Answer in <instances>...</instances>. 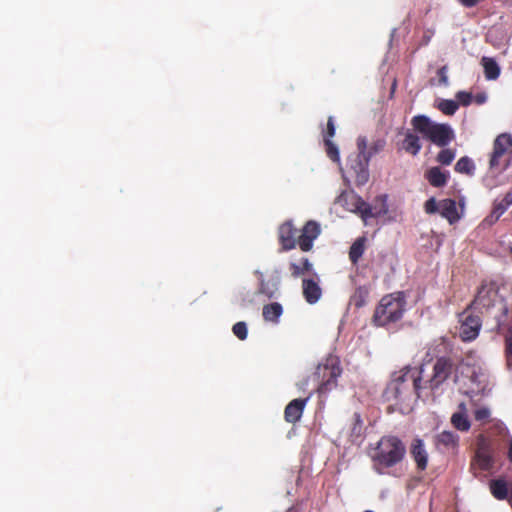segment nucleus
<instances>
[{"instance_id":"1","label":"nucleus","mask_w":512,"mask_h":512,"mask_svg":"<svg viewBox=\"0 0 512 512\" xmlns=\"http://www.w3.org/2000/svg\"><path fill=\"white\" fill-rule=\"evenodd\" d=\"M454 383L458 385L464 397L458 401V409L451 416L490 415V409L481 403V398L476 399L478 396L487 395L494 385L492 377L485 367L461 361Z\"/></svg>"},{"instance_id":"2","label":"nucleus","mask_w":512,"mask_h":512,"mask_svg":"<svg viewBox=\"0 0 512 512\" xmlns=\"http://www.w3.org/2000/svg\"><path fill=\"white\" fill-rule=\"evenodd\" d=\"M424 364L419 366L406 365L391 375L383 398L388 402L386 412L388 414H409L412 411V403L426 392L424 384Z\"/></svg>"},{"instance_id":"3","label":"nucleus","mask_w":512,"mask_h":512,"mask_svg":"<svg viewBox=\"0 0 512 512\" xmlns=\"http://www.w3.org/2000/svg\"><path fill=\"white\" fill-rule=\"evenodd\" d=\"M341 371L339 361L335 357H329L319 364L315 371L299 384L302 389H306L312 384L311 390L308 391V396L289 402L285 407L284 416H301L307 401L314 391L323 396L337 386V378L340 376Z\"/></svg>"},{"instance_id":"4","label":"nucleus","mask_w":512,"mask_h":512,"mask_svg":"<svg viewBox=\"0 0 512 512\" xmlns=\"http://www.w3.org/2000/svg\"><path fill=\"white\" fill-rule=\"evenodd\" d=\"M320 233V225L314 220L307 221L300 230V234L293 222L287 220L279 226L277 231L280 252L293 250L297 245L301 251L309 252Z\"/></svg>"},{"instance_id":"5","label":"nucleus","mask_w":512,"mask_h":512,"mask_svg":"<svg viewBox=\"0 0 512 512\" xmlns=\"http://www.w3.org/2000/svg\"><path fill=\"white\" fill-rule=\"evenodd\" d=\"M470 307L481 314L492 315L497 321V327L504 331V319L508 313V307L504 298L499 294V285L495 281H484Z\"/></svg>"},{"instance_id":"6","label":"nucleus","mask_w":512,"mask_h":512,"mask_svg":"<svg viewBox=\"0 0 512 512\" xmlns=\"http://www.w3.org/2000/svg\"><path fill=\"white\" fill-rule=\"evenodd\" d=\"M405 455L406 446L403 441L397 436L385 435L371 449L370 458L373 463V470L382 475L386 469L401 463Z\"/></svg>"},{"instance_id":"7","label":"nucleus","mask_w":512,"mask_h":512,"mask_svg":"<svg viewBox=\"0 0 512 512\" xmlns=\"http://www.w3.org/2000/svg\"><path fill=\"white\" fill-rule=\"evenodd\" d=\"M404 292L387 294L381 298L374 310L372 321L378 327H387L400 321L406 311Z\"/></svg>"},{"instance_id":"8","label":"nucleus","mask_w":512,"mask_h":512,"mask_svg":"<svg viewBox=\"0 0 512 512\" xmlns=\"http://www.w3.org/2000/svg\"><path fill=\"white\" fill-rule=\"evenodd\" d=\"M411 125L416 132L439 147H445L454 139V132L448 124L434 123L426 115L414 116Z\"/></svg>"},{"instance_id":"9","label":"nucleus","mask_w":512,"mask_h":512,"mask_svg":"<svg viewBox=\"0 0 512 512\" xmlns=\"http://www.w3.org/2000/svg\"><path fill=\"white\" fill-rule=\"evenodd\" d=\"M459 367L460 362L456 363L450 357H438L434 362L432 375L429 378L424 377L426 391H436L451 377H453L454 380L458 374Z\"/></svg>"},{"instance_id":"10","label":"nucleus","mask_w":512,"mask_h":512,"mask_svg":"<svg viewBox=\"0 0 512 512\" xmlns=\"http://www.w3.org/2000/svg\"><path fill=\"white\" fill-rule=\"evenodd\" d=\"M512 136L508 133L498 135L493 142V150L490 155L489 167L491 170L501 173L511 164Z\"/></svg>"},{"instance_id":"11","label":"nucleus","mask_w":512,"mask_h":512,"mask_svg":"<svg viewBox=\"0 0 512 512\" xmlns=\"http://www.w3.org/2000/svg\"><path fill=\"white\" fill-rule=\"evenodd\" d=\"M302 294L305 301L311 305L317 303L322 296L320 280L317 273L313 272L311 278L302 279Z\"/></svg>"},{"instance_id":"12","label":"nucleus","mask_w":512,"mask_h":512,"mask_svg":"<svg viewBox=\"0 0 512 512\" xmlns=\"http://www.w3.org/2000/svg\"><path fill=\"white\" fill-rule=\"evenodd\" d=\"M481 328V320L478 316L468 315L460 327V336L464 341L474 340Z\"/></svg>"},{"instance_id":"13","label":"nucleus","mask_w":512,"mask_h":512,"mask_svg":"<svg viewBox=\"0 0 512 512\" xmlns=\"http://www.w3.org/2000/svg\"><path fill=\"white\" fill-rule=\"evenodd\" d=\"M410 453L416 462L417 468L422 471L425 470L428 463V454L421 439L416 438L412 441Z\"/></svg>"},{"instance_id":"14","label":"nucleus","mask_w":512,"mask_h":512,"mask_svg":"<svg viewBox=\"0 0 512 512\" xmlns=\"http://www.w3.org/2000/svg\"><path fill=\"white\" fill-rule=\"evenodd\" d=\"M439 207L441 216L447 219L450 224H454L460 219L455 200L443 199L439 202Z\"/></svg>"},{"instance_id":"15","label":"nucleus","mask_w":512,"mask_h":512,"mask_svg":"<svg viewBox=\"0 0 512 512\" xmlns=\"http://www.w3.org/2000/svg\"><path fill=\"white\" fill-rule=\"evenodd\" d=\"M369 161H366L363 158H358L355 163L352 165V170L354 171L355 183L358 186L365 185L369 181Z\"/></svg>"},{"instance_id":"16","label":"nucleus","mask_w":512,"mask_h":512,"mask_svg":"<svg viewBox=\"0 0 512 512\" xmlns=\"http://www.w3.org/2000/svg\"><path fill=\"white\" fill-rule=\"evenodd\" d=\"M289 270L293 278H299L305 274L313 273V264L307 257H302L299 262L291 261Z\"/></svg>"},{"instance_id":"17","label":"nucleus","mask_w":512,"mask_h":512,"mask_svg":"<svg viewBox=\"0 0 512 512\" xmlns=\"http://www.w3.org/2000/svg\"><path fill=\"white\" fill-rule=\"evenodd\" d=\"M481 65L483 67L486 80L493 81L499 78L501 69L494 58L483 56L481 58Z\"/></svg>"},{"instance_id":"18","label":"nucleus","mask_w":512,"mask_h":512,"mask_svg":"<svg viewBox=\"0 0 512 512\" xmlns=\"http://www.w3.org/2000/svg\"><path fill=\"white\" fill-rule=\"evenodd\" d=\"M425 178L433 187H443L448 180V174L441 171L439 167H432L425 173Z\"/></svg>"},{"instance_id":"19","label":"nucleus","mask_w":512,"mask_h":512,"mask_svg":"<svg viewBox=\"0 0 512 512\" xmlns=\"http://www.w3.org/2000/svg\"><path fill=\"white\" fill-rule=\"evenodd\" d=\"M402 147L407 153L415 156L420 152L422 145H421L420 139L417 135H415L411 132H408L405 135V138L402 143Z\"/></svg>"},{"instance_id":"20","label":"nucleus","mask_w":512,"mask_h":512,"mask_svg":"<svg viewBox=\"0 0 512 512\" xmlns=\"http://www.w3.org/2000/svg\"><path fill=\"white\" fill-rule=\"evenodd\" d=\"M282 312V305L278 302H274L263 307L262 315L266 321L277 323Z\"/></svg>"},{"instance_id":"21","label":"nucleus","mask_w":512,"mask_h":512,"mask_svg":"<svg viewBox=\"0 0 512 512\" xmlns=\"http://www.w3.org/2000/svg\"><path fill=\"white\" fill-rule=\"evenodd\" d=\"M512 205V192H507L505 196L498 200L496 199L493 203L494 216L500 218Z\"/></svg>"},{"instance_id":"22","label":"nucleus","mask_w":512,"mask_h":512,"mask_svg":"<svg viewBox=\"0 0 512 512\" xmlns=\"http://www.w3.org/2000/svg\"><path fill=\"white\" fill-rule=\"evenodd\" d=\"M365 250V238H358L349 249V259L353 264H356L362 257Z\"/></svg>"},{"instance_id":"23","label":"nucleus","mask_w":512,"mask_h":512,"mask_svg":"<svg viewBox=\"0 0 512 512\" xmlns=\"http://www.w3.org/2000/svg\"><path fill=\"white\" fill-rule=\"evenodd\" d=\"M492 495L498 500H504L508 495L507 484L504 480H492L490 483Z\"/></svg>"},{"instance_id":"24","label":"nucleus","mask_w":512,"mask_h":512,"mask_svg":"<svg viewBox=\"0 0 512 512\" xmlns=\"http://www.w3.org/2000/svg\"><path fill=\"white\" fill-rule=\"evenodd\" d=\"M369 297V289L365 286L356 288L351 297V302L356 308H361L366 305Z\"/></svg>"},{"instance_id":"25","label":"nucleus","mask_w":512,"mask_h":512,"mask_svg":"<svg viewBox=\"0 0 512 512\" xmlns=\"http://www.w3.org/2000/svg\"><path fill=\"white\" fill-rule=\"evenodd\" d=\"M458 436L451 431H443L437 436V444L446 448H455L458 445Z\"/></svg>"},{"instance_id":"26","label":"nucleus","mask_w":512,"mask_h":512,"mask_svg":"<svg viewBox=\"0 0 512 512\" xmlns=\"http://www.w3.org/2000/svg\"><path fill=\"white\" fill-rule=\"evenodd\" d=\"M454 169L458 173L473 175L475 171V165L469 157L464 156L457 161Z\"/></svg>"},{"instance_id":"27","label":"nucleus","mask_w":512,"mask_h":512,"mask_svg":"<svg viewBox=\"0 0 512 512\" xmlns=\"http://www.w3.org/2000/svg\"><path fill=\"white\" fill-rule=\"evenodd\" d=\"M505 359L507 369H512V324L505 332Z\"/></svg>"},{"instance_id":"28","label":"nucleus","mask_w":512,"mask_h":512,"mask_svg":"<svg viewBox=\"0 0 512 512\" xmlns=\"http://www.w3.org/2000/svg\"><path fill=\"white\" fill-rule=\"evenodd\" d=\"M353 199L355 200L356 210L361 213V216L364 219L376 216V214L373 213L372 211V207L368 203L363 201L360 197L353 196Z\"/></svg>"},{"instance_id":"29","label":"nucleus","mask_w":512,"mask_h":512,"mask_svg":"<svg viewBox=\"0 0 512 512\" xmlns=\"http://www.w3.org/2000/svg\"><path fill=\"white\" fill-rule=\"evenodd\" d=\"M324 145H325V151L327 156L333 161V162H339L340 161V155L337 145L332 141V139L324 138Z\"/></svg>"},{"instance_id":"30","label":"nucleus","mask_w":512,"mask_h":512,"mask_svg":"<svg viewBox=\"0 0 512 512\" xmlns=\"http://www.w3.org/2000/svg\"><path fill=\"white\" fill-rule=\"evenodd\" d=\"M459 108V104L457 101H454V100H442L439 104H438V109L445 115H454L456 113V111L458 110Z\"/></svg>"},{"instance_id":"31","label":"nucleus","mask_w":512,"mask_h":512,"mask_svg":"<svg viewBox=\"0 0 512 512\" xmlns=\"http://www.w3.org/2000/svg\"><path fill=\"white\" fill-rule=\"evenodd\" d=\"M455 158V152L452 149H443L437 155V161L442 165H450Z\"/></svg>"},{"instance_id":"32","label":"nucleus","mask_w":512,"mask_h":512,"mask_svg":"<svg viewBox=\"0 0 512 512\" xmlns=\"http://www.w3.org/2000/svg\"><path fill=\"white\" fill-rule=\"evenodd\" d=\"M232 332L239 340H245L248 336L247 324L243 321L235 323Z\"/></svg>"},{"instance_id":"33","label":"nucleus","mask_w":512,"mask_h":512,"mask_svg":"<svg viewBox=\"0 0 512 512\" xmlns=\"http://www.w3.org/2000/svg\"><path fill=\"white\" fill-rule=\"evenodd\" d=\"M385 146V141L384 140H377L375 141L372 145H370V147L368 148L367 150V154H365L364 156V159L366 161H370V159L376 155L377 153H379L381 150H383Z\"/></svg>"},{"instance_id":"34","label":"nucleus","mask_w":512,"mask_h":512,"mask_svg":"<svg viewBox=\"0 0 512 512\" xmlns=\"http://www.w3.org/2000/svg\"><path fill=\"white\" fill-rule=\"evenodd\" d=\"M477 461L482 470H488L491 467V457L487 455L485 452L478 451L476 453Z\"/></svg>"},{"instance_id":"35","label":"nucleus","mask_w":512,"mask_h":512,"mask_svg":"<svg viewBox=\"0 0 512 512\" xmlns=\"http://www.w3.org/2000/svg\"><path fill=\"white\" fill-rule=\"evenodd\" d=\"M456 99L458 104L469 106L473 101V95L467 91H459L456 93Z\"/></svg>"},{"instance_id":"36","label":"nucleus","mask_w":512,"mask_h":512,"mask_svg":"<svg viewBox=\"0 0 512 512\" xmlns=\"http://www.w3.org/2000/svg\"><path fill=\"white\" fill-rule=\"evenodd\" d=\"M453 426L460 431H467L471 427L468 418H451Z\"/></svg>"},{"instance_id":"37","label":"nucleus","mask_w":512,"mask_h":512,"mask_svg":"<svg viewBox=\"0 0 512 512\" xmlns=\"http://www.w3.org/2000/svg\"><path fill=\"white\" fill-rule=\"evenodd\" d=\"M425 212L428 214H434L440 211L439 203L434 198L428 199L424 204Z\"/></svg>"},{"instance_id":"38","label":"nucleus","mask_w":512,"mask_h":512,"mask_svg":"<svg viewBox=\"0 0 512 512\" xmlns=\"http://www.w3.org/2000/svg\"><path fill=\"white\" fill-rule=\"evenodd\" d=\"M260 275V284H259V292L266 295L267 297L271 298L274 294V290L271 289L268 284L265 283L263 276L261 273Z\"/></svg>"},{"instance_id":"39","label":"nucleus","mask_w":512,"mask_h":512,"mask_svg":"<svg viewBox=\"0 0 512 512\" xmlns=\"http://www.w3.org/2000/svg\"><path fill=\"white\" fill-rule=\"evenodd\" d=\"M335 124H334V118L330 116L327 121V127L326 131L324 133V138L331 139L335 135Z\"/></svg>"},{"instance_id":"40","label":"nucleus","mask_w":512,"mask_h":512,"mask_svg":"<svg viewBox=\"0 0 512 512\" xmlns=\"http://www.w3.org/2000/svg\"><path fill=\"white\" fill-rule=\"evenodd\" d=\"M357 147H358V150H359V154H358V158H363L364 159V156L365 154H367V142H366V139L365 138H358L357 140Z\"/></svg>"},{"instance_id":"41","label":"nucleus","mask_w":512,"mask_h":512,"mask_svg":"<svg viewBox=\"0 0 512 512\" xmlns=\"http://www.w3.org/2000/svg\"><path fill=\"white\" fill-rule=\"evenodd\" d=\"M434 34H435L434 29H426L424 31V33H423L422 38H421L420 45L421 46H427L430 43V41H431L432 37L434 36Z\"/></svg>"},{"instance_id":"42","label":"nucleus","mask_w":512,"mask_h":512,"mask_svg":"<svg viewBox=\"0 0 512 512\" xmlns=\"http://www.w3.org/2000/svg\"><path fill=\"white\" fill-rule=\"evenodd\" d=\"M437 75L439 77V83L442 85H448L447 66H442L438 69Z\"/></svg>"},{"instance_id":"43","label":"nucleus","mask_w":512,"mask_h":512,"mask_svg":"<svg viewBox=\"0 0 512 512\" xmlns=\"http://www.w3.org/2000/svg\"><path fill=\"white\" fill-rule=\"evenodd\" d=\"M473 100L476 104L482 105L487 101V94L485 92L477 93L473 96Z\"/></svg>"},{"instance_id":"44","label":"nucleus","mask_w":512,"mask_h":512,"mask_svg":"<svg viewBox=\"0 0 512 512\" xmlns=\"http://www.w3.org/2000/svg\"><path fill=\"white\" fill-rule=\"evenodd\" d=\"M489 224H493L495 223L496 221L499 220V218H496L494 216V209H492L491 213L489 216H487V218L485 219Z\"/></svg>"},{"instance_id":"45","label":"nucleus","mask_w":512,"mask_h":512,"mask_svg":"<svg viewBox=\"0 0 512 512\" xmlns=\"http://www.w3.org/2000/svg\"><path fill=\"white\" fill-rule=\"evenodd\" d=\"M508 459L510 462H512V438L509 444V450H508Z\"/></svg>"},{"instance_id":"46","label":"nucleus","mask_w":512,"mask_h":512,"mask_svg":"<svg viewBox=\"0 0 512 512\" xmlns=\"http://www.w3.org/2000/svg\"><path fill=\"white\" fill-rule=\"evenodd\" d=\"M286 420H287L288 422H292V423H294V422H296V421L300 420V418H298V417H295V418H286Z\"/></svg>"},{"instance_id":"47","label":"nucleus","mask_w":512,"mask_h":512,"mask_svg":"<svg viewBox=\"0 0 512 512\" xmlns=\"http://www.w3.org/2000/svg\"><path fill=\"white\" fill-rule=\"evenodd\" d=\"M293 508L290 507L286 512H292Z\"/></svg>"}]
</instances>
